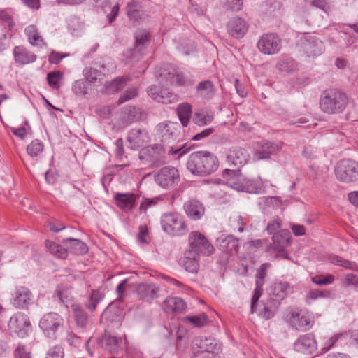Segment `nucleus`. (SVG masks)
<instances>
[{
  "mask_svg": "<svg viewBox=\"0 0 358 358\" xmlns=\"http://www.w3.org/2000/svg\"><path fill=\"white\" fill-rule=\"evenodd\" d=\"M218 167L217 156L209 151L194 152L188 157L187 168L193 175L208 176L215 172Z\"/></svg>",
  "mask_w": 358,
  "mask_h": 358,
  "instance_id": "1",
  "label": "nucleus"
},
{
  "mask_svg": "<svg viewBox=\"0 0 358 358\" xmlns=\"http://www.w3.org/2000/svg\"><path fill=\"white\" fill-rule=\"evenodd\" d=\"M348 99L346 94L337 89L324 90L320 96V110L327 114H338L346 108Z\"/></svg>",
  "mask_w": 358,
  "mask_h": 358,
  "instance_id": "2",
  "label": "nucleus"
},
{
  "mask_svg": "<svg viewBox=\"0 0 358 358\" xmlns=\"http://www.w3.org/2000/svg\"><path fill=\"white\" fill-rule=\"evenodd\" d=\"M284 321L289 328L301 331L310 330L315 323L311 313L299 308L287 309L284 315Z\"/></svg>",
  "mask_w": 358,
  "mask_h": 358,
  "instance_id": "3",
  "label": "nucleus"
},
{
  "mask_svg": "<svg viewBox=\"0 0 358 358\" xmlns=\"http://www.w3.org/2000/svg\"><path fill=\"white\" fill-rule=\"evenodd\" d=\"M157 79L164 86L189 87L194 83L193 80L187 76L180 69L170 64L160 69Z\"/></svg>",
  "mask_w": 358,
  "mask_h": 358,
  "instance_id": "4",
  "label": "nucleus"
},
{
  "mask_svg": "<svg viewBox=\"0 0 358 358\" xmlns=\"http://www.w3.org/2000/svg\"><path fill=\"white\" fill-rule=\"evenodd\" d=\"M161 225L164 231L172 236H182L188 231L184 217L176 212L164 213Z\"/></svg>",
  "mask_w": 358,
  "mask_h": 358,
  "instance_id": "5",
  "label": "nucleus"
},
{
  "mask_svg": "<svg viewBox=\"0 0 358 358\" xmlns=\"http://www.w3.org/2000/svg\"><path fill=\"white\" fill-rule=\"evenodd\" d=\"M297 46L306 57L313 59L320 56L325 50L324 44L320 38L307 34L300 38Z\"/></svg>",
  "mask_w": 358,
  "mask_h": 358,
  "instance_id": "6",
  "label": "nucleus"
},
{
  "mask_svg": "<svg viewBox=\"0 0 358 358\" xmlns=\"http://www.w3.org/2000/svg\"><path fill=\"white\" fill-rule=\"evenodd\" d=\"M64 318L60 315L50 312L41 318L38 325L46 336L55 338L57 331L64 327Z\"/></svg>",
  "mask_w": 358,
  "mask_h": 358,
  "instance_id": "7",
  "label": "nucleus"
},
{
  "mask_svg": "<svg viewBox=\"0 0 358 358\" xmlns=\"http://www.w3.org/2000/svg\"><path fill=\"white\" fill-rule=\"evenodd\" d=\"M139 159L153 166H159L166 162V150L161 144H154L141 150Z\"/></svg>",
  "mask_w": 358,
  "mask_h": 358,
  "instance_id": "8",
  "label": "nucleus"
},
{
  "mask_svg": "<svg viewBox=\"0 0 358 358\" xmlns=\"http://www.w3.org/2000/svg\"><path fill=\"white\" fill-rule=\"evenodd\" d=\"M257 48L262 54L272 55L280 52L282 48V41L278 34L265 33L259 37Z\"/></svg>",
  "mask_w": 358,
  "mask_h": 358,
  "instance_id": "9",
  "label": "nucleus"
},
{
  "mask_svg": "<svg viewBox=\"0 0 358 358\" xmlns=\"http://www.w3.org/2000/svg\"><path fill=\"white\" fill-rule=\"evenodd\" d=\"M154 180L161 187L170 189L179 182V171L173 166H166L155 173Z\"/></svg>",
  "mask_w": 358,
  "mask_h": 358,
  "instance_id": "10",
  "label": "nucleus"
},
{
  "mask_svg": "<svg viewBox=\"0 0 358 358\" xmlns=\"http://www.w3.org/2000/svg\"><path fill=\"white\" fill-rule=\"evenodd\" d=\"M335 173L342 182H352L358 178V164L350 159H342L337 164Z\"/></svg>",
  "mask_w": 358,
  "mask_h": 358,
  "instance_id": "11",
  "label": "nucleus"
},
{
  "mask_svg": "<svg viewBox=\"0 0 358 358\" xmlns=\"http://www.w3.org/2000/svg\"><path fill=\"white\" fill-rule=\"evenodd\" d=\"M8 330L11 334L20 338L26 337L31 329L29 317L23 313L13 315L8 323Z\"/></svg>",
  "mask_w": 358,
  "mask_h": 358,
  "instance_id": "12",
  "label": "nucleus"
},
{
  "mask_svg": "<svg viewBox=\"0 0 358 358\" xmlns=\"http://www.w3.org/2000/svg\"><path fill=\"white\" fill-rule=\"evenodd\" d=\"M231 186L238 192L249 194H260L264 192V187L260 179L240 177L235 179Z\"/></svg>",
  "mask_w": 358,
  "mask_h": 358,
  "instance_id": "13",
  "label": "nucleus"
},
{
  "mask_svg": "<svg viewBox=\"0 0 358 358\" xmlns=\"http://www.w3.org/2000/svg\"><path fill=\"white\" fill-rule=\"evenodd\" d=\"M221 348V344L213 337L199 336L193 341V351L203 352L208 356H215Z\"/></svg>",
  "mask_w": 358,
  "mask_h": 358,
  "instance_id": "14",
  "label": "nucleus"
},
{
  "mask_svg": "<svg viewBox=\"0 0 358 358\" xmlns=\"http://www.w3.org/2000/svg\"><path fill=\"white\" fill-rule=\"evenodd\" d=\"M189 249L199 255H210L214 252L213 245L199 231H193L189 236Z\"/></svg>",
  "mask_w": 358,
  "mask_h": 358,
  "instance_id": "15",
  "label": "nucleus"
},
{
  "mask_svg": "<svg viewBox=\"0 0 358 358\" xmlns=\"http://www.w3.org/2000/svg\"><path fill=\"white\" fill-rule=\"evenodd\" d=\"M250 159L248 150L239 146L231 147L227 153L228 164L237 169L247 164Z\"/></svg>",
  "mask_w": 358,
  "mask_h": 358,
  "instance_id": "16",
  "label": "nucleus"
},
{
  "mask_svg": "<svg viewBox=\"0 0 358 358\" xmlns=\"http://www.w3.org/2000/svg\"><path fill=\"white\" fill-rule=\"evenodd\" d=\"M270 267L271 264L264 263L261 265L260 268L257 271L256 274L255 288L251 299V313H254L256 311L257 301L262 294L263 285L264 284V279L266 276V271Z\"/></svg>",
  "mask_w": 358,
  "mask_h": 358,
  "instance_id": "17",
  "label": "nucleus"
},
{
  "mask_svg": "<svg viewBox=\"0 0 358 358\" xmlns=\"http://www.w3.org/2000/svg\"><path fill=\"white\" fill-rule=\"evenodd\" d=\"M249 27V23L244 18L236 16L228 21L226 29L230 36L241 39L248 33Z\"/></svg>",
  "mask_w": 358,
  "mask_h": 358,
  "instance_id": "18",
  "label": "nucleus"
},
{
  "mask_svg": "<svg viewBox=\"0 0 358 358\" xmlns=\"http://www.w3.org/2000/svg\"><path fill=\"white\" fill-rule=\"evenodd\" d=\"M219 250L226 255L227 258L238 254L240 243L239 239L233 235H222L216 240Z\"/></svg>",
  "mask_w": 358,
  "mask_h": 358,
  "instance_id": "19",
  "label": "nucleus"
},
{
  "mask_svg": "<svg viewBox=\"0 0 358 358\" xmlns=\"http://www.w3.org/2000/svg\"><path fill=\"white\" fill-rule=\"evenodd\" d=\"M33 301V294L31 290L24 286H17L13 294L11 303L17 308H27Z\"/></svg>",
  "mask_w": 358,
  "mask_h": 358,
  "instance_id": "20",
  "label": "nucleus"
},
{
  "mask_svg": "<svg viewBox=\"0 0 358 358\" xmlns=\"http://www.w3.org/2000/svg\"><path fill=\"white\" fill-rule=\"evenodd\" d=\"M317 348V343L315 335L312 333L300 336L294 343V349L299 352L311 355Z\"/></svg>",
  "mask_w": 358,
  "mask_h": 358,
  "instance_id": "21",
  "label": "nucleus"
},
{
  "mask_svg": "<svg viewBox=\"0 0 358 358\" xmlns=\"http://www.w3.org/2000/svg\"><path fill=\"white\" fill-rule=\"evenodd\" d=\"M282 143L262 141L259 149L254 152V158L257 160L268 159L271 155H276L282 149Z\"/></svg>",
  "mask_w": 358,
  "mask_h": 358,
  "instance_id": "22",
  "label": "nucleus"
},
{
  "mask_svg": "<svg viewBox=\"0 0 358 358\" xmlns=\"http://www.w3.org/2000/svg\"><path fill=\"white\" fill-rule=\"evenodd\" d=\"M162 307L166 314H178L186 310L187 304L181 298L167 297L164 300Z\"/></svg>",
  "mask_w": 358,
  "mask_h": 358,
  "instance_id": "23",
  "label": "nucleus"
},
{
  "mask_svg": "<svg viewBox=\"0 0 358 358\" xmlns=\"http://www.w3.org/2000/svg\"><path fill=\"white\" fill-rule=\"evenodd\" d=\"M127 15L134 26L137 25L145 19V14L141 5L137 1L132 0L127 5Z\"/></svg>",
  "mask_w": 358,
  "mask_h": 358,
  "instance_id": "24",
  "label": "nucleus"
},
{
  "mask_svg": "<svg viewBox=\"0 0 358 358\" xmlns=\"http://www.w3.org/2000/svg\"><path fill=\"white\" fill-rule=\"evenodd\" d=\"M149 139L148 132L145 129H132L127 136V141L132 149H137L143 145Z\"/></svg>",
  "mask_w": 358,
  "mask_h": 358,
  "instance_id": "25",
  "label": "nucleus"
},
{
  "mask_svg": "<svg viewBox=\"0 0 358 358\" xmlns=\"http://www.w3.org/2000/svg\"><path fill=\"white\" fill-rule=\"evenodd\" d=\"M100 346L106 350L115 352L124 346V340L106 333L99 341Z\"/></svg>",
  "mask_w": 358,
  "mask_h": 358,
  "instance_id": "26",
  "label": "nucleus"
},
{
  "mask_svg": "<svg viewBox=\"0 0 358 358\" xmlns=\"http://www.w3.org/2000/svg\"><path fill=\"white\" fill-rule=\"evenodd\" d=\"M274 250L279 252H285V248L291 243L292 236L289 230H279L272 236Z\"/></svg>",
  "mask_w": 358,
  "mask_h": 358,
  "instance_id": "27",
  "label": "nucleus"
},
{
  "mask_svg": "<svg viewBox=\"0 0 358 358\" xmlns=\"http://www.w3.org/2000/svg\"><path fill=\"white\" fill-rule=\"evenodd\" d=\"M15 62L20 65H25L34 62L37 56L24 46H15L13 50Z\"/></svg>",
  "mask_w": 358,
  "mask_h": 358,
  "instance_id": "28",
  "label": "nucleus"
},
{
  "mask_svg": "<svg viewBox=\"0 0 358 358\" xmlns=\"http://www.w3.org/2000/svg\"><path fill=\"white\" fill-rule=\"evenodd\" d=\"M136 198L134 193H117L114 196V201L121 210L128 212L134 206Z\"/></svg>",
  "mask_w": 358,
  "mask_h": 358,
  "instance_id": "29",
  "label": "nucleus"
},
{
  "mask_svg": "<svg viewBox=\"0 0 358 358\" xmlns=\"http://www.w3.org/2000/svg\"><path fill=\"white\" fill-rule=\"evenodd\" d=\"M184 208L187 215L193 220H200L205 212L203 205L197 200H190L185 203Z\"/></svg>",
  "mask_w": 358,
  "mask_h": 358,
  "instance_id": "30",
  "label": "nucleus"
},
{
  "mask_svg": "<svg viewBox=\"0 0 358 358\" xmlns=\"http://www.w3.org/2000/svg\"><path fill=\"white\" fill-rule=\"evenodd\" d=\"M24 34L27 38L29 43L38 48H43L47 45L43 36H41L38 27L34 24H30L25 27Z\"/></svg>",
  "mask_w": 358,
  "mask_h": 358,
  "instance_id": "31",
  "label": "nucleus"
},
{
  "mask_svg": "<svg viewBox=\"0 0 358 358\" xmlns=\"http://www.w3.org/2000/svg\"><path fill=\"white\" fill-rule=\"evenodd\" d=\"M157 134L162 138V141L169 143L170 140L176 136L175 124L171 122L158 124Z\"/></svg>",
  "mask_w": 358,
  "mask_h": 358,
  "instance_id": "32",
  "label": "nucleus"
},
{
  "mask_svg": "<svg viewBox=\"0 0 358 358\" xmlns=\"http://www.w3.org/2000/svg\"><path fill=\"white\" fill-rule=\"evenodd\" d=\"M159 291V288L154 285L141 284L137 288L139 299L148 302L157 298Z\"/></svg>",
  "mask_w": 358,
  "mask_h": 358,
  "instance_id": "33",
  "label": "nucleus"
},
{
  "mask_svg": "<svg viewBox=\"0 0 358 358\" xmlns=\"http://www.w3.org/2000/svg\"><path fill=\"white\" fill-rule=\"evenodd\" d=\"M129 80L128 77H117L110 82L106 83L101 90L102 93L113 94L122 90L126 83Z\"/></svg>",
  "mask_w": 358,
  "mask_h": 358,
  "instance_id": "34",
  "label": "nucleus"
},
{
  "mask_svg": "<svg viewBox=\"0 0 358 358\" xmlns=\"http://www.w3.org/2000/svg\"><path fill=\"white\" fill-rule=\"evenodd\" d=\"M199 255L192 250H187L185 253L183 266L185 269L191 273H196L199 268Z\"/></svg>",
  "mask_w": 358,
  "mask_h": 358,
  "instance_id": "35",
  "label": "nucleus"
},
{
  "mask_svg": "<svg viewBox=\"0 0 358 358\" xmlns=\"http://www.w3.org/2000/svg\"><path fill=\"white\" fill-rule=\"evenodd\" d=\"M290 290L288 282L276 281L271 287V295L275 298V300L285 299Z\"/></svg>",
  "mask_w": 358,
  "mask_h": 358,
  "instance_id": "36",
  "label": "nucleus"
},
{
  "mask_svg": "<svg viewBox=\"0 0 358 358\" xmlns=\"http://www.w3.org/2000/svg\"><path fill=\"white\" fill-rule=\"evenodd\" d=\"M150 38V32L145 29H138L135 33V46L134 53L141 52L148 43Z\"/></svg>",
  "mask_w": 358,
  "mask_h": 358,
  "instance_id": "37",
  "label": "nucleus"
},
{
  "mask_svg": "<svg viewBox=\"0 0 358 358\" xmlns=\"http://www.w3.org/2000/svg\"><path fill=\"white\" fill-rule=\"evenodd\" d=\"M73 317L78 327L84 329L87 327L89 319L87 313L78 305L72 306Z\"/></svg>",
  "mask_w": 358,
  "mask_h": 358,
  "instance_id": "38",
  "label": "nucleus"
},
{
  "mask_svg": "<svg viewBox=\"0 0 358 358\" xmlns=\"http://www.w3.org/2000/svg\"><path fill=\"white\" fill-rule=\"evenodd\" d=\"M343 347L341 343V339L340 336V332L335 333L330 336L324 338V343L321 348V353H326L331 350L332 348Z\"/></svg>",
  "mask_w": 358,
  "mask_h": 358,
  "instance_id": "39",
  "label": "nucleus"
},
{
  "mask_svg": "<svg viewBox=\"0 0 358 358\" xmlns=\"http://www.w3.org/2000/svg\"><path fill=\"white\" fill-rule=\"evenodd\" d=\"M196 90L200 96L207 99H210L215 92L213 83L209 80L200 82Z\"/></svg>",
  "mask_w": 358,
  "mask_h": 358,
  "instance_id": "40",
  "label": "nucleus"
},
{
  "mask_svg": "<svg viewBox=\"0 0 358 358\" xmlns=\"http://www.w3.org/2000/svg\"><path fill=\"white\" fill-rule=\"evenodd\" d=\"M68 251L76 255H85L88 252L87 245L79 239L68 238Z\"/></svg>",
  "mask_w": 358,
  "mask_h": 358,
  "instance_id": "41",
  "label": "nucleus"
},
{
  "mask_svg": "<svg viewBox=\"0 0 358 358\" xmlns=\"http://www.w3.org/2000/svg\"><path fill=\"white\" fill-rule=\"evenodd\" d=\"M45 246L50 252L57 258L66 259L68 256V250L55 242L47 240Z\"/></svg>",
  "mask_w": 358,
  "mask_h": 358,
  "instance_id": "42",
  "label": "nucleus"
},
{
  "mask_svg": "<svg viewBox=\"0 0 358 358\" xmlns=\"http://www.w3.org/2000/svg\"><path fill=\"white\" fill-rule=\"evenodd\" d=\"M44 143L38 139L33 140L27 147V152L33 159L40 157L44 150Z\"/></svg>",
  "mask_w": 358,
  "mask_h": 358,
  "instance_id": "43",
  "label": "nucleus"
},
{
  "mask_svg": "<svg viewBox=\"0 0 358 358\" xmlns=\"http://www.w3.org/2000/svg\"><path fill=\"white\" fill-rule=\"evenodd\" d=\"M177 114L183 127H187L192 115V106L185 103L180 104L177 108Z\"/></svg>",
  "mask_w": 358,
  "mask_h": 358,
  "instance_id": "44",
  "label": "nucleus"
},
{
  "mask_svg": "<svg viewBox=\"0 0 358 358\" xmlns=\"http://www.w3.org/2000/svg\"><path fill=\"white\" fill-rule=\"evenodd\" d=\"M277 68L282 72L289 73L297 69V63L289 57H282L277 63Z\"/></svg>",
  "mask_w": 358,
  "mask_h": 358,
  "instance_id": "45",
  "label": "nucleus"
},
{
  "mask_svg": "<svg viewBox=\"0 0 358 358\" xmlns=\"http://www.w3.org/2000/svg\"><path fill=\"white\" fill-rule=\"evenodd\" d=\"M342 346L358 344V331H345L340 332Z\"/></svg>",
  "mask_w": 358,
  "mask_h": 358,
  "instance_id": "46",
  "label": "nucleus"
},
{
  "mask_svg": "<svg viewBox=\"0 0 358 358\" xmlns=\"http://www.w3.org/2000/svg\"><path fill=\"white\" fill-rule=\"evenodd\" d=\"M64 77V73L60 71H54L47 74V81L50 87L58 90L61 87V80Z\"/></svg>",
  "mask_w": 358,
  "mask_h": 358,
  "instance_id": "47",
  "label": "nucleus"
},
{
  "mask_svg": "<svg viewBox=\"0 0 358 358\" xmlns=\"http://www.w3.org/2000/svg\"><path fill=\"white\" fill-rule=\"evenodd\" d=\"M83 73L87 80L91 83H94L97 80L101 82L105 77L101 71L92 67L85 68Z\"/></svg>",
  "mask_w": 358,
  "mask_h": 358,
  "instance_id": "48",
  "label": "nucleus"
},
{
  "mask_svg": "<svg viewBox=\"0 0 358 358\" xmlns=\"http://www.w3.org/2000/svg\"><path fill=\"white\" fill-rule=\"evenodd\" d=\"M124 119L128 124L137 121L141 119L140 110L135 106H128L124 109Z\"/></svg>",
  "mask_w": 358,
  "mask_h": 358,
  "instance_id": "49",
  "label": "nucleus"
},
{
  "mask_svg": "<svg viewBox=\"0 0 358 358\" xmlns=\"http://www.w3.org/2000/svg\"><path fill=\"white\" fill-rule=\"evenodd\" d=\"M185 322H189L196 327H202L208 322V317L206 313H201L199 315L187 316L184 318Z\"/></svg>",
  "mask_w": 358,
  "mask_h": 358,
  "instance_id": "50",
  "label": "nucleus"
},
{
  "mask_svg": "<svg viewBox=\"0 0 358 358\" xmlns=\"http://www.w3.org/2000/svg\"><path fill=\"white\" fill-rule=\"evenodd\" d=\"M13 358H33L31 350L26 345L20 343L13 351Z\"/></svg>",
  "mask_w": 358,
  "mask_h": 358,
  "instance_id": "51",
  "label": "nucleus"
},
{
  "mask_svg": "<svg viewBox=\"0 0 358 358\" xmlns=\"http://www.w3.org/2000/svg\"><path fill=\"white\" fill-rule=\"evenodd\" d=\"M334 280L335 278L331 274L316 275L311 278V281L319 286L331 285Z\"/></svg>",
  "mask_w": 358,
  "mask_h": 358,
  "instance_id": "52",
  "label": "nucleus"
},
{
  "mask_svg": "<svg viewBox=\"0 0 358 358\" xmlns=\"http://www.w3.org/2000/svg\"><path fill=\"white\" fill-rule=\"evenodd\" d=\"M119 310H113L112 308L108 307L102 313L101 319L108 322H113L120 321V316L118 314Z\"/></svg>",
  "mask_w": 358,
  "mask_h": 358,
  "instance_id": "53",
  "label": "nucleus"
},
{
  "mask_svg": "<svg viewBox=\"0 0 358 358\" xmlns=\"http://www.w3.org/2000/svg\"><path fill=\"white\" fill-rule=\"evenodd\" d=\"M103 296L98 289H94L90 294V303L87 306V308L91 311H94L96 306L103 299Z\"/></svg>",
  "mask_w": 358,
  "mask_h": 358,
  "instance_id": "54",
  "label": "nucleus"
},
{
  "mask_svg": "<svg viewBox=\"0 0 358 358\" xmlns=\"http://www.w3.org/2000/svg\"><path fill=\"white\" fill-rule=\"evenodd\" d=\"M213 116L205 113L204 112H197L194 114L193 121L199 126L206 125L211 122Z\"/></svg>",
  "mask_w": 358,
  "mask_h": 358,
  "instance_id": "55",
  "label": "nucleus"
},
{
  "mask_svg": "<svg viewBox=\"0 0 358 358\" xmlns=\"http://www.w3.org/2000/svg\"><path fill=\"white\" fill-rule=\"evenodd\" d=\"M0 22L6 24L9 31H11L15 27L13 15L6 10H0Z\"/></svg>",
  "mask_w": 358,
  "mask_h": 358,
  "instance_id": "56",
  "label": "nucleus"
},
{
  "mask_svg": "<svg viewBox=\"0 0 358 358\" xmlns=\"http://www.w3.org/2000/svg\"><path fill=\"white\" fill-rule=\"evenodd\" d=\"M329 296L328 291H320L318 289H312L309 291L306 296L307 303H310L311 301L315 300L320 297H327Z\"/></svg>",
  "mask_w": 358,
  "mask_h": 358,
  "instance_id": "57",
  "label": "nucleus"
},
{
  "mask_svg": "<svg viewBox=\"0 0 358 358\" xmlns=\"http://www.w3.org/2000/svg\"><path fill=\"white\" fill-rule=\"evenodd\" d=\"M230 223L234 231L236 230L238 232H243L244 231V225L245 224V222L241 215H236L231 217Z\"/></svg>",
  "mask_w": 358,
  "mask_h": 358,
  "instance_id": "58",
  "label": "nucleus"
},
{
  "mask_svg": "<svg viewBox=\"0 0 358 358\" xmlns=\"http://www.w3.org/2000/svg\"><path fill=\"white\" fill-rule=\"evenodd\" d=\"M224 8L227 10L238 12L243 8L242 0H226Z\"/></svg>",
  "mask_w": 358,
  "mask_h": 358,
  "instance_id": "59",
  "label": "nucleus"
},
{
  "mask_svg": "<svg viewBox=\"0 0 358 358\" xmlns=\"http://www.w3.org/2000/svg\"><path fill=\"white\" fill-rule=\"evenodd\" d=\"M72 90L76 95H85L87 94L85 82L83 80H78L73 83Z\"/></svg>",
  "mask_w": 358,
  "mask_h": 358,
  "instance_id": "60",
  "label": "nucleus"
},
{
  "mask_svg": "<svg viewBox=\"0 0 358 358\" xmlns=\"http://www.w3.org/2000/svg\"><path fill=\"white\" fill-rule=\"evenodd\" d=\"M138 95V90L135 87L127 89L124 94H122L118 100L119 103H123L130 99L135 98Z\"/></svg>",
  "mask_w": 358,
  "mask_h": 358,
  "instance_id": "61",
  "label": "nucleus"
},
{
  "mask_svg": "<svg viewBox=\"0 0 358 358\" xmlns=\"http://www.w3.org/2000/svg\"><path fill=\"white\" fill-rule=\"evenodd\" d=\"M137 240L141 243H148L150 241V236L148 230L145 225H141L138 228V233L137 234Z\"/></svg>",
  "mask_w": 358,
  "mask_h": 358,
  "instance_id": "62",
  "label": "nucleus"
},
{
  "mask_svg": "<svg viewBox=\"0 0 358 358\" xmlns=\"http://www.w3.org/2000/svg\"><path fill=\"white\" fill-rule=\"evenodd\" d=\"M64 355L63 348L59 345H55L48 350L45 358H64Z\"/></svg>",
  "mask_w": 358,
  "mask_h": 358,
  "instance_id": "63",
  "label": "nucleus"
},
{
  "mask_svg": "<svg viewBox=\"0 0 358 358\" xmlns=\"http://www.w3.org/2000/svg\"><path fill=\"white\" fill-rule=\"evenodd\" d=\"M148 93L153 99L159 102L162 101V99L164 98L162 92L159 91V87L155 85L150 86L148 89ZM162 102L164 101H162Z\"/></svg>",
  "mask_w": 358,
  "mask_h": 358,
  "instance_id": "64",
  "label": "nucleus"
}]
</instances>
